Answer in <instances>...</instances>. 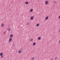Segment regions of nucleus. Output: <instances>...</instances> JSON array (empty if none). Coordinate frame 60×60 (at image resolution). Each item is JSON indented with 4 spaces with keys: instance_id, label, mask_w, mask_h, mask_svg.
Returning a JSON list of instances; mask_svg holds the SVG:
<instances>
[{
    "instance_id": "1",
    "label": "nucleus",
    "mask_w": 60,
    "mask_h": 60,
    "mask_svg": "<svg viewBox=\"0 0 60 60\" xmlns=\"http://www.w3.org/2000/svg\"><path fill=\"white\" fill-rule=\"evenodd\" d=\"M3 53L2 52L0 53V56H1L0 57L1 58H4V56H3Z\"/></svg>"
},
{
    "instance_id": "2",
    "label": "nucleus",
    "mask_w": 60,
    "mask_h": 60,
    "mask_svg": "<svg viewBox=\"0 0 60 60\" xmlns=\"http://www.w3.org/2000/svg\"><path fill=\"white\" fill-rule=\"evenodd\" d=\"M12 41V38H9L8 40L9 42H11Z\"/></svg>"
},
{
    "instance_id": "3",
    "label": "nucleus",
    "mask_w": 60,
    "mask_h": 60,
    "mask_svg": "<svg viewBox=\"0 0 60 60\" xmlns=\"http://www.w3.org/2000/svg\"><path fill=\"white\" fill-rule=\"evenodd\" d=\"M48 3L49 2H48V1H46L45 2V5H47V4H48Z\"/></svg>"
},
{
    "instance_id": "4",
    "label": "nucleus",
    "mask_w": 60,
    "mask_h": 60,
    "mask_svg": "<svg viewBox=\"0 0 60 60\" xmlns=\"http://www.w3.org/2000/svg\"><path fill=\"white\" fill-rule=\"evenodd\" d=\"M4 26V23H2L1 24V27H3V26Z\"/></svg>"
},
{
    "instance_id": "5",
    "label": "nucleus",
    "mask_w": 60,
    "mask_h": 60,
    "mask_svg": "<svg viewBox=\"0 0 60 60\" xmlns=\"http://www.w3.org/2000/svg\"><path fill=\"white\" fill-rule=\"evenodd\" d=\"M49 19V16H47L45 18V20H48Z\"/></svg>"
},
{
    "instance_id": "6",
    "label": "nucleus",
    "mask_w": 60,
    "mask_h": 60,
    "mask_svg": "<svg viewBox=\"0 0 60 60\" xmlns=\"http://www.w3.org/2000/svg\"><path fill=\"white\" fill-rule=\"evenodd\" d=\"M11 28H8L7 30L8 31H10L11 30Z\"/></svg>"
},
{
    "instance_id": "7",
    "label": "nucleus",
    "mask_w": 60,
    "mask_h": 60,
    "mask_svg": "<svg viewBox=\"0 0 60 60\" xmlns=\"http://www.w3.org/2000/svg\"><path fill=\"white\" fill-rule=\"evenodd\" d=\"M34 19V16H32L30 17L31 20H33Z\"/></svg>"
},
{
    "instance_id": "8",
    "label": "nucleus",
    "mask_w": 60,
    "mask_h": 60,
    "mask_svg": "<svg viewBox=\"0 0 60 60\" xmlns=\"http://www.w3.org/2000/svg\"><path fill=\"white\" fill-rule=\"evenodd\" d=\"M18 52L19 53V54H20L21 53V50H19L18 51Z\"/></svg>"
},
{
    "instance_id": "9",
    "label": "nucleus",
    "mask_w": 60,
    "mask_h": 60,
    "mask_svg": "<svg viewBox=\"0 0 60 60\" xmlns=\"http://www.w3.org/2000/svg\"><path fill=\"white\" fill-rule=\"evenodd\" d=\"M35 59V57H33L31 58V60H34Z\"/></svg>"
},
{
    "instance_id": "10",
    "label": "nucleus",
    "mask_w": 60,
    "mask_h": 60,
    "mask_svg": "<svg viewBox=\"0 0 60 60\" xmlns=\"http://www.w3.org/2000/svg\"><path fill=\"white\" fill-rule=\"evenodd\" d=\"M30 12H32L33 11V9H31L30 11Z\"/></svg>"
},
{
    "instance_id": "11",
    "label": "nucleus",
    "mask_w": 60,
    "mask_h": 60,
    "mask_svg": "<svg viewBox=\"0 0 60 60\" xmlns=\"http://www.w3.org/2000/svg\"><path fill=\"white\" fill-rule=\"evenodd\" d=\"M25 4H28V2L27 1H26L25 2Z\"/></svg>"
},
{
    "instance_id": "12",
    "label": "nucleus",
    "mask_w": 60,
    "mask_h": 60,
    "mask_svg": "<svg viewBox=\"0 0 60 60\" xmlns=\"http://www.w3.org/2000/svg\"><path fill=\"white\" fill-rule=\"evenodd\" d=\"M13 34H11L10 35V37H11V38L12 37H13Z\"/></svg>"
},
{
    "instance_id": "13",
    "label": "nucleus",
    "mask_w": 60,
    "mask_h": 60,
    "mask_svg": "<svg viewBox=\"0 0 60 60\" xmlns=\"http://www.w3.org/2000/svg\"><path fill=\"white\" fill-rule=\"evenodd\" d=\"M41 38L40 37H38V40H40V39H41Z\"/></svg>"
},
{
    "instance_id": "14",
    "label": "nucleus",
    "mask_w": 60,
    "mask_h": 60,
    "mask_svg": "<svg viewBox=\"0 0 60 60\" xmlns=\"http://www.w3.org/2000/svg\"><path fill=\"white\" fill-rule=\"evenodd\" d=\"M39 25H40V24L39 23H38L36 25V26H38Z\"/></svg>"
},
{
    "instance_id": "15",
    "label": "nucleus",
    "mask_w": 60,
    "mask_h": 60,
    "mask_svg": "<svg viewBox=\"0 0 60 60\" xmlns=\"http://www.w3.org/2000/svg\"><path fill=\"white\" fill-rule=\"evenodd\" d=\"M35 44H36V43L35 42H34L33 43V46H34V45H35Z\"/></svg>"
},
{
    "instance_id": "16",
    "label": "nucleus",
    "mask_w": 60,
    "mask_h": 60,
    "mask_svg": "<svg viewBox=\"0 0 60 60\" xmlns=\"http://www.w3.org/2000/svg\"><path fill=\"white\" fill-rule=\"evenodd\" d=\"M27 25H29V22H28L27 23Z\"/></svg>"
},
{
    "instance_id": "17",
    "label": "nucleus",
    "mask_w": 60,
    "mask_h": 60,
    "mask_svg": "<svg viewBox=\"0 0 60 60\" xmlns=\"http://www.w3.org/2000/svg\"><path fill=\"white\" fill-rule=\"evenodd\" d=\"M57 57H56L55 58V60H56L57 59Z\"/></svg>"
},
{
    "instance_id": "18",
    "label": "nucleus",
    "mask_w": 60,
    "mask_h": 60,
    "mask_svg": "<svg viewBox=\"0 0 60 60\" xmlns=\"http://www.w3.org/2000/svg\"><path fill=\"white\" fill-rule=\"evenodd\" d=\"M33 40V39L32 38L30 40V41H32Z\"/></svg>"
},
{
    "instance_id": "19",
    "label": "nucleus",
    "mask_w": 60,
    "mask_h": 60,
    "mask_svg": "<svg viewBox=\"0 0 60 60\" xmlns=\"http://www.w3.org/2000/svg\"><path fill=\"white\" fill-rule=\"evenodd\" d=\"M56 1H55L53 2V3H54V4H55V3H56Z\"/></svg>"
},
{
    "instance_id": "20",
    "label": "nucleus",
    "mask_w": 60,
    "mask_h": 60,
    "mask_svg": "<svg viewBox=\"0 0 60 60\" xmlns=\"http://www.w3.org/2000/svg\"><path fill=\"white\" fill-rule=\"evenodd\" d=\"M58 18L59 19H60V15L58 17Z\"/></svg>"
},
{
    "instance_id": "21",
    "label": "nucleus",
    "mask_w": 60,
    "mask_h": 60,
    "mask_svg": "<svg viewBox=\"0 0 60 60\" xmlns=\"http://www.w3.org/2000/svg\"><path fill=\"white\" fill-rule=\"evenodd\" d=\"M58 31L59 32H60V28L59 29Z\"/></svg>"
},
{
    "instance_id": "22",
    "label": "nucleus",
    "mask_w": 60,
    "mask_h": 60,
    "mask_svg": "<svg viewBox=\"0 0 60 60\" xmlns=\"http://www.w3.org/2000/svg\"><path fill=\"white\" fill-rule=\"evenodd\" d=\"M12 46H14V44H13L12 45Z\"/></svg>"
},
{
    "instance_id": "23",
    "label": "nucleus",
    "mask_w": 60,
    "mask_h": 60,
    "mask_svg": "<svg viewBox=\"0 0 60 60\" xmlns=\"http://www.w3.org/2000/svg\"><path fill=\"white\" fill-rule=\"evenodd\" d=\"M10 26V25H9L8 26V27H9V26Z\"/></svg>"
},
{
    "instance_id": "24",
    "label": "nucleus",
    "mask_w": 60,
    "mask_h": 60,
    "mask_svg": "<svg viewBox=\"0 0 60 60\" xmlns=\"http://www.w3.org/2000/svg\"><path fill=\"white\" fill-rule=\"evenodd\" d=\"M4 34H5V32H4Z\"/></svg>"
},
{
    "instance_id": "25",
    "label": "nucleus",
    "mask_w": 60,
    "mask_h": 60,
    "mask_svg": "<svg viewBox=\"0 0 60 60\" xmlns=\"http://www.w3.org/2000/svg\"><path fill=\"white\" fill-rule=\"evenodd\" d=\"M59 43H60V41H59Z\"/></svg>"
},
{
    "instance_id": "26",
    "label": "nucleus",
    "mask_w": 60,
    "mask_h": 60,
    "mask_svg": "<svg viewBox=\"0 0 60 60\" xmlns=\"http://www.w3.org/2000/svg\"><path fill=\"white\" fill-rule=\"evenodd\" d=\"M53 60V58H52L51 59V60Z\"/></svg>"
}]
</instances>
